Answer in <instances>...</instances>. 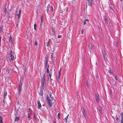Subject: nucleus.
Returning <instances> with one entry per match:
<instances>
[{
	"label": "nucleus",
	"instance_id": "f257e3e1",
	"mask_svg": "<svg viewBox=\"0 0 123 123\" xmlns=\"http://www.w3.org/2000/svg\"><path fill=\"white\" fill-rule=\"evenodd\" d=\"M49 97L47 96L46 98V99L47 100V102H48V106L50 107L52 106V102L51 101H53L54 99L53 97H52V95L51 93L50 92V94L49 93Z\"/></svg>",
	"mask_w": 123,
	"mask_h": 123
},
{
	"label": "nucleus",
	"instance_id": "f03ea898",
	"mask_svg": "<svg viewBox=\"0 0 123 123\" xmlns=\"http://www.w3.org/2000/svg\"><path fill=\"white\" fill-rule=\"evenodd\" d=\"M45 74H43V77L41 79V82L42 84L41 86L43 88L44 87L45 88H46V81L45 80Z\"/></svg>",
	"mask_w": 123,
	"mask_h": 123
},
{
	"label": "nucleus",
	"instance_id": "7ed1b4c3",
	"mask_svg": "<svg viewBox=\"0 0 123 123\" xmlns=\"http://www.w3.org/2000/svg\"><path fill=\"white\" fill-rule=\"evenodd\" d=\"M65 5V4L63 3H61L60 4V9L63 11H65L67 12L68 11V9L67 8L64 6Z\"/></svg>",
	"mask_w": 123,
	"mask_h": 123
},
{
	"label": "nucleus",
	"instance_id": "20e7f679",
	"mask_svg": "<svg viewBox=\"0 0 123 123\" xmlns=\"http://www.w3.org/2000/svg\"><path fill=\"white\" fill-rule=\"evenodd\" d=\"M22 84V83L21 81H20L19 82L18 88V94L19 95H20V93H21V91Z\"/></svg>",
	"mask_w": 123,
	"mask_h": 123
},
{
	"label": "nucleus",
	"instance_id": "39448f33",
	"mask_svg": "<svg viewBox=\"0 0 123 123\" xmlns=\"http://www.w3.org/2000/svg\"><path fill=\"white\" fill-rule=\"evenodd\" d=\"M48 57L47 55L45 56V60L44 61V68H47L48 63Z\"/></svg>",
	"mask_w": 123,
	"mask_h": 123
},
{
	"label": "nucleus",
	"instance_id": "423d86ee",
	"mask_svg": "<svg viewBox=\"0 0 123 123\" xmlns=\"http://www.w3.org/2000/svg\"><path fill=\"white\" fill-rule=\"evenodd\" d=\"M50 25L51 26L52 28V31L53 32L52 34H53V33L54 32V30L53 28V23L54 22V20L53 19H51L50 20Z\"/></svg>",
	"mask_w": 123,
	"mask_h": 123
},
{
	"label": "nucleus",
	"instance_id": "0eeeda50",
	"mask_svg": "<svg viewBox=\"0 0 123 123\" xmlns=\"http://www.w3.org/2000/svg\"><path fill=\"white\" fill-rule=\"evenodd\" d=\"M88 1V5L90 6H92V4L94 2L93 0H87Z\"/></svg>",
	"mask_w": 123,
	"mask_h": 123
},
{
	"label": "nucleus",
	"instance_id": "6e6552de",
	"mask_svg": "<svg viewBox=\"0 0 123 123\" xmlns=\"http://www.w3.org/2000/svg\"><path fill=\"white\" fill-rule=\"evenodd\" d=\"M81 111L82 112V113L84 117H86L87 116V114L84 108H81Z\"/></svg>",
	"mask_w": 123,
	"mask_h": 123
},
{
	"label": "nucleus",
	"instance_id": "1a4fd4ad",
	"mask_svg": "<svg viewBox=\"0 0 123 123\" xmlns=\"http://www.w3.org/2000/svg\"><path fill=\"white\" fill-rule=\"evenodd\" d=\"M103 55L104 58L105 59H106L107 58V55H106V53L105 50H103L102 51Z\"/></svg>",
	"mask_w": 123,
	"mask_h": 123
},
{
	"label": "nucleus",
	"instance_id": "9d476101",
	"mask_svg": "<svg viewBox=\"0 0 123 123\" xmlns=\"http://www.w3.org/2000/svg\"><path fill=\"white\" fill-rule=\"evenodd\" d=\"M42 87H40V90L39 92V94L41 95H43V92L42 88Z\"/></svg>",
	"mask_w": 123,
	"mask_h": 123
},
{
	"label": "nucleus",
	"instance_id": "9b49d317",
	"mask_svg": "<svg viewBox=\"0 0 123 123\" xmlns=\"http://www.w3.org/2000/svg\"><path fill=\"white\" fill-rule=\"evenodd\" d=\"M37 108L38 109H40L41 107V105L39 100L37 101Z\"/></svg>",
	"mask_w": 123,
	"mask_h": 123
},
{
	"label": "nucleus",
	"instance_id": "f8f14e48",
	"mask_svg": "<svg viewBox=\"0 0 123 123\" xmlns=\"http://www.w3.org/2000/svg\"><path fill=\"white\" fill-rule=\"evenodd\" d=\"M10 55V61L12 62L14 60V57L13 55Z\"/></svg>",
	"mask_w": 123,
	"mask_h": 123
},
{
	"label": "nucleus",
	"instance_id": "ddd939ff",
	"mask_svg": "<svg viewBox=\"0 0 123 123\" xmlns=\"http://www.w3.org/2000/svg\"><path fill=\"white\" fill-rule=\"evenodd\" d=\"M89 48L90 50H93V46L91 43L89 45Z\"/></svg>",
	"mask_w": 123,
	"mask_h": 123
},
{
	"label": "nucleus",
	"instance_id": "4468645a",
	"mask_svg": "<svg viewBox=\"0 0 123 123\" xmlns=\"http://www.w3.org/2000/svg\"><path fill=\"white\" fill-rule=\"evenodd\" d=\"M95 99L96 100V101L98 102H99V95L98 94H96L95 95Z\"/></svg>",
	"mask_w": 123,
	"mask_h": 123
},
{
	"label": "nucleus",
	"instance_id": "2eb2a0df",
	"mask_svg": "<svg viewBox=\"0 0 123 123\" xmlns=\"http://www.w3.org/2000/svg\"><path fill=\"white\" fill-rule=\"evenodd\" d=\"M21 11H22L21 10H19V11L18 13L16 15L17 16H18V18H20V15L21 13Z\"/></svg>",
	"mask_w": 123,
	"mask_h": 123
},
{
	"label": "nucleus",
	"instance_id": "dca6fc26",
	"mask_svg": "<svg viewBox=\"0 0 123 123\" xmlns=\"http://www.w3.org/2000/svg\"><path fill=\"white\" fill-rule=\"evenodd\" d=\"M121 123H123V113H121Z\"/></svg>",
	"mask_w": 123,
	"mask_h": 123
},
{
	"label": "nucleus",
	"instance_id": "f3484780",
	"mask_svg": "<svg viewBox=\"0 0 123 123\" xmlns=\"http://www.w3.org/2000/svg\"><path fill=\"white\" fill-rule=\"evenodd\" d=\"M99 110L100 112L102 113L103 112V109L100 106H99Z\"/></svg>",
	"mask_w": 123,
	"mask_h": 123
},
{
	"label": "nucleus",
	"instance_id": "a211bd4d",
	"mask_svg": "<svg viewBox=\"0 0 123 123\" xmlns=\"http://www.w3.org/2000/svg\"><path fill=\"white\" fill-rule=\"evenodd\" d=\"M109 7L111 9H113L114 8L113 5L112 4H110L109 5Z\"/></svg>",
	"mask_w": 123,
	"mask_h": 123
},
{
	"label": "nucleus",
	"instance_id": "6ab92c4d",
	"mask_svg": "<svg viewBox=\"0 0 123 123\" xmlns=\"http://www.w3.org/2000/svg\"><path fill=\"white\" fill-rule=\"evenodd\" d=\"M19 118H20L19 117H15V121H18L19 120Z\"/></svg>",
	"mask_w": 123,
	"mask_h": 123
},
{
	"label": "nucleus",
	"instance_id": "aec40b11",
	"mask_svg": "<svg viewBox=\"0 0 123 123\" xmlns=\"http://www.w3.org/2000/svg\"><path fill=\"white\" fill-rule=\"evenodd\" d=\"M8 41L9 42L11 43V42H12V38L11 35H10L9 36V40Z\"/></svg>",
	"mask_w": 123,
	"mask_h": 123
},
{
	"label": "nucleus",
	"instance_id": "412c9836",
	"mask_svg": "<svg viewBox=\"0 0 123 123\" xmlns=\"http://www.w3.org/2000/svg\"><path fill=\"white\" fill-rule=\"evenodd\" d=\"M68 116L64 119V120L65 121V122H67V119L68 118Z\"/></svg>",
	"mask_w": 123,
	"mask_h": 123
},
{
	"label": "nucleus",
	"instance_id": "4be33fe9",
	"mask_svg": "<svg viewBox=\"0 0 123 123\" xmlns=\"http://www.w3.org/2000/svg\"><path fill=\"white\" fill-rule=\"evenodd\" d=\"M49 78H50V80L51 83V84H52L53 85V84L54 83L53 82V81L52 79H51V75L50 74H49Z\"/></svg>",
	"mask_w": 123,
	"mask_h": 123
},
{
	"label": "nucleus",
	"instance_id": "5701e85b",
	"mask_svg": "<svg viewBox=\"0 0 123 123\" xmlns=\"http://www.w3.org/2000/svg\"><path fill=\"white\" fill-rule=\"evenodd\" d=\"M7 94V92H6V91H4V97L5 98V96H6Z\"/></svg>",
	"mask_w": 123,
	"mask_h": 123
},
{
	"label": "nucleus",
	"instance_id": "b1692460",
	"mask_svg": "<svg viewBox=\"0 0 123 123\" xmlns=\"http://www.w3.org/2000/svg\"><path fill=\"white\" fill-rule=\"evenodd\" d=\"M2 117H1V116H0V123H3V122L2 121Z\"/></svg>",
	"mask_w": 123,
	"mask_h": 123
},
{
	"label": "nucleus",
	"instance_id": "393cba45",
	"mask_svg": "<svg viewBox=\"0 0 123 123\" xmlns=\"http://www.w3.org/2000/svg\"><path fill=\"white\" fill-rule=\"evenodd\" d=\"M49 65H48L47 66V68H45V69L47 70V72L48 73H49Z\"/></svg>",
	"mask_w": 123,
	"mask_h": 123
},
{
	"label": "nucleus",
	"instance_id": "a878e982",
	"mask_svg": "<svg viewBox=\"0 0 123 123\" xmlns=\"http://www.w3.org/2000/svg\"><path fill=\"white\" fill-rule=\"evenodd\" d=\"M104 18L105 22L106 23H107V20L106 17L105 16H104Z\"/></svg>",
	"mask_w": 123,
	"mask_h": 123
},
{
	"label": "nucleus",
	"instance_id": "bb28decb",
	"mask_svg": "<svg viewBox=\"0 0 123 123\" xmlns=\"http://www.w3.org/2000/svg\"><path fill=\"white\" fill-rule=\"evenodd\" d=\"M61 70L60 69L59 70V72L58 73V78H59L60 77V73H61Z\"/></svg>",
	"mask_w": 123,
	"mask_h": 123
},
{
	"label": "nucleus",
	"instance_id": "cd10ccee",
	"mask_svg": "<svg viewBox=\"0 0 123 123\" xmlns=\"http://www.w3.org/2000/svg\"><path fill=\"white\" fill-rule=\"evenodd\" d=\"M37 25L36 24H34V29L35 30H36V27H37Z\"/></svg>",
	"mask_w": 123,
	"mask_h": 123
},
{
	"label": "nucleus",
	"instance_id": "c85d7f7f",
	"mask_svg": "<svg viewBox=\"0 0 123 123\" xmlns=\"http://www.w3.org/2000/svg\"><path fill=\"white\" fill-rule=\"evenodd\" d=\"M109 26L110 27H112V23L111 22H110L109 24Z\"/></svg>",
	"mask_w": 123,
	"mask_h": 123
},
{
	"label": "nucleus",
	"instance_id": "c756f323",
	"mask_svg": "<svg viewBox=\"0 0 123 123\" xmlns=\"http://www.w3.org/2000/svg\"><path fill=\"white\" fill-rule=\"evenodd\" d=\"M3 26L2 25H1L0 27V32H1L3 28Z\"/></svg>",
	"mask_w": 123,
	"mask_h": 123
},
{
	"label": "nucleus",
	"instance_id": "7c9ffc66",
	"mask_svg": "<svg viewBox=\"0 0 123 123\" xmlns=\"http://www.w3.org/2000/svg\"><path fill=\"white\" fill-rule=\"evenodd\" d=\"M10 53L9 54L10 55H12V50L11 49L10 50V51L9 52Z\"/></svg>",
	"mask_w": 123,
	"mask_h": 123
},
{
	"label": "nucleus",
	"instance_id": "2f4dec72",
	"mask_svg": "<svg viewBox=\"0 0 123 123\" xmlns=\"http://www.w3.org/2000/svg\"><path fill=\"white\" fill-rule=\"evenodd\" d=\"M108 70V71L109 72V73H111V72L110 69V68H108V69H107Z\"/></svg>",
	"mask_w": 123,
	"mask_h": 123
},
{
	"label": "nucleus",
	"instance_id": "473e14b6",
	"mask_svg": "<svg viewBox=\"0 0 123 123\" xmlns=\"http://www.w3.org/2000/svg\"><path fill=\"white\" fill-rule=\"evenodd\" d=\"M27 115H28V117L29 118H30L31 117V116L30 115V114L29 113H28L27 114Z\"/></svg>",
	"mask_w": 123,
	"mask_h": 123
},
{
	"label": "nucleus",
	"instance_id": "72a5a7b5",
	"mask_svg": "<svg viewBox=\"0 0 123 123\" xmlns=\"http://www.w3.org/2000/svg\"><path fill=\"white\" fill-rule=\"evenodd\" d=\"M46 10H47V12H48L49 10V7L48 6H47V8L46 9Z\"/></svg>",
	"mask_w": 123,
	"mask_h": 123
},
{
	"label": "nucleus",
	"instance_id": "f704fd0d",
	"mask_svg": "<svg viewBox=\"0 0 123 123\" xmlns=\"http://www.w3.org/2000/svg\"><path fill=\"white\" fill-rule=\"evenodd\" d=\"M114 76L115 78V79L116 80H118V79H117V77L116 75H114Z\"/></svg>",
	"mask_w": 123,
	"mask_h": 123
},
{
	"label": "nucleus",
	"instance_id": "c9c22d12",
	"mask_svg": "<svg viewBox=\"0 0 123 123\" xmlns=\"http://www.w3.org/2000/svg\"><path fill=\"white\" fill-rule=\"evenodd\" d=\"M34 118L36 120H37V118H36V116L35 114H34Z\"/></svg>",
	"mask_w": 123,
	"mask_h": 123
},
{
	"label": "nucleus",
	"instance_id": "e433bc0d",
	"mask_svg": "<svg viewBox=\"0 0 123 123\" xmlns=\"http://www.w3.org/2000/svg\"><path fill=\"white\" fill-rule=\"evenodd\" d=\"M60 114L59 113H58L57 115V117H58V118L59 119L60 118Z\"/></svg>",
	"mask_w": 123,
	"mask_h": 123
},
{
	"label": "nucleus",
	"instance_id": "4c0bfd02",
	"mask_svg": "<svg viewBox=\"0 0 123 123\" xmlns=\"http://www.w3.org/2000/svg\"><path fill=\"white\" fill-rule=\"evenodd\" d=\"M51 10L52 12H53V8L52 6H51Z\"/></svg>",
	"mask_w": 123,
	"mask_h": 123
},
{
	"label": "nucleus",
	"instance_id": "58836bf2",
	"mask_svg": "<svg viewBox=\"0 0 123 123\" xmlns=\"http://www.w3.org/2000/svg\"><path fill=\"white\" fill-rule=\"evenodd\" d=\"M61 36L60 35H58L57 36V38H60L61 37Z\"/></svg>",
	"mask_w": 123,
	"mask_h": 123
},
{
	"label": "nucleus",
	"instance_id": "ea45409f",
	"mask_svg": "<svg viewBox=\"0 0 123 123\" xmlns=\"http://www.w3.org/2000/svg\"><path fill=\"white\" fill-rule=\"evenodd\" d=\"M87 23L86 22V21H85L83 23V25H85V24H86Z\"/></svg>",
	"mask_w": 123,
	"mask_h": 123
},
{
	"label": "nucleus",
	"instance_id": "a19ab883",
	"mask_svg": "<svg viewBox=\"0 0 123 123\" xmlns=\"http://www.w3.org/2000/svg\"><path fill=\"white\" fill-rule=\"evenodd\" d=\"M7 11V10L6 9V8H5L4 10V11L5 13H6V12Z\"/></svg>",
	"mask_w": 123,
	"mask_h": 123
},
{
	"label": "nucleus",
	"instance_id": "79ce46f5",
	"mask_svg": "<svg viewBox=\"0 0 123 123\" xmlns=\"http://www.w3.org/2000/svg\"><path fill=\"white\" fill-rule=\"evenodd\" d=\"M37 45V43L36 41L35 42V44H34V45L35 46Z\"/></svg>",
	"mask_w": 123,
	"mask_h": 123
},
{
	"label": "nucleus",
	"instance_id": "37998d69",
	"mask_svg": "<svg viewBox=\"0 0 123 123\" xmlns=\"http://www.w3.org/2000/svg\"><path fill=\"white\" fill-rule=\"evenodd\" d=\"M116 119L117 120V121H118V120H119V119L118 117H116Z\"/></svg>",
	"mask_w": 123,
	"mask_h": 123
},
{
	"label": "nucleus",
	"instance_id": "c03bdc74",
	"mask_svg": "<svg viewBox=\"0 0 123 123\" xmlns=\"http://www.w3.org/2000/svg\"><path fill=\"white\" fill-rule=\"evenodd\" d=\"M46 43L47 46H48V45H49V42H48V43Z\"/></svg>",
	"mask_w": 123,
	"mask_h": 123
},
{
	"label": "nucleus",
	"instance_id": "a18cd8bd",
	"mask_svg": "<svg viewBox=\"0 0 123 123\" xmlns=\"http://www.w3.org/2000/svg\"><path fill=\"white\" fill-rule=\"evenodd\" d=\"M18 23H17V24H16V27H18Z\"/></svg>",
	"mask_w": 123,
	"mask_h": 123
},
{
	"label": "nucleus",
	"instance_id": "49530a36",
	"mask_svg": "<svg viewBox=\"0 0 123 123\" xmlns=\"http://www.w3.org/2000/svg\"><path fill=\"white\" fill-rule=\"evenodd\" d=\"M53 54L52 53L51 55V58H53Z\"/></svg>",
	"mask_w": 123,
	"mask_h": 123
},
{
	"label": "nucleus",
	"instance_id": "de8ad7c7",
	"mask_svg": "<svg viewBox=\"0 0 123 123\" xmlns=\"http://www.w3.org/2000/svg\"><path fill=\"white\" fill-rule=\"evenodd\" d=\"M85 21H87V22H88L89 20L88 19H86L85 20Z\"/></svg>",
	"mask_w": 123,
	"mask_h": 123
},
{
	"label": "nucleus",
	"instance_id": "09e8293b",
	"mask_svg": "<svg viewBox=\"0 0 123 123\" xmlns=\"http://www.w3.org/2000/svg\"><path fill=\"white\" fill-rule=\"evenodd\" d=\"M81 33L82 34H83V30H82L81 31Z\"/></svg>",
	"mask_w": 123,
	"mask_h": 123
},
{
	"label": "nucleus",
	"instance_id": "8fccbe9b",
	"mask_svg": "<svg viewBox=\"0 0 123 123\" xmlns=\"http://www.w3.org/2000/svg\"><path fill=\"white\" fill-rule=\"evenodd\" d=\"M29 111L30 112L31 111V108H29L28 109Z\"/></svg>",
	"mask_w": 123,
	"mask_h": 123
},
{
	"label": "nucleus",
	"instance_id": "3c124183",
	"mask_svg": "<svg viewBox=\"0 0 123 123\" xmlns=\"http://www.w3.org/2000/svg\"><path fill=\"white\" fill-rule=\"evenodd\" d=\"M58 48H55V49H56L57 50L58 49Z\"/></svg>",
	"mask_w": 123,
	"mask_h": 123
},
{
	"label": "nucleus",
	"instance_id": "603ef678",
	"mask_svg": "<svg viewBox=\"0 0 123 123\" xmlns=\"http://www.w3.org/2000/svg\"><path fill=\"white\" fill-rule=\"evenodd\" d=\"M17 104H19V101H18L17 102Z\"/></svg>",
	"mask_w": 123,
	"mask_h": 123
},
{
	"label": "nucleus",
	"instance_id": "864d4df0",
	"mask_svg": "<svg viewBox=\"0 0 123 123\" xmlns=\"http://www.w3.org/2000/svg\"><path fill=\"white\" fill-rule=\"evenodd\" d=\"M86 86H87V87H88V84H87V83H86Z\"/></svg>",
	"mask_w": 123,
	"mask_h": 123
},
{
	"label": "nucleus",
	"instance_id": "5fc2aeb1",
	"mask_svg": "<svg viewBox=\"0 0 123 123\" xmlns=\"http://www.w3.org/2000/svg\"><path fill=\"white\" fill-rule=\"evenodd\" d=\"M18 23L19 21V18H18Z\"/></svg>",
	"mask_w": 123,
	"mask_h": 123
},
{
	"label": "nucleus",
	"instance_id": "6e6d98bb",
	"mask_svg": "<svg viewBox=\"0 0 123 123\" xmlns=\"http://www.w3.org/2000/svg\"><path fill=\"white\" fill-rule=\"evenodd\" d=\"M3 102L4 103V100H3Z\"/></svg>",
	"mask_w": 123,
	"mask_h": 123
},
{
	"label": "nucleus",
	"instance_id": "4d7b16f0",
	"mask_svg": "<svg viewBox=\"0 0 123 123\" xmlns=\"http://www.w3.org/2000/svg\"><path fill=\"white\" fill-rule=\"evenodd\" d=\"M122 10H123V8Z\"/></svg>",
	"mask_w": 123,
	"mask_h": 123
},
{
	"label": "nucleus",
	"instance_id": "13d9d810",
	"mask_svg": "<svg viewBox=\"0 0 123 123\" xmlns=\"http://www.w3.org/2000/svg\"><path fill=\"white\" fill-rule=\"evenodd\" d=\"M42 20H43L42 19H41V21H42Z\"/></svg>",
	"mask_w": 123,
	"mask_h": 123
},
{
	"label": "nucleus",
	"instance_id": "bf43d9fd",
	"mask_svg": "<svg viewBox=\"0 0 123 123\" xmlns=\"http://www.w3.org/2000/svg\"><path fill=\"white\" fill-rule=\"evenodd\" d=\"M87 5H86V7H87Z\"/></svg>",
	"mask_w": 123,
	"mask_h": 123
},
{
	"label": "nucleus",
	"instance_id": "052dcab7",
	"mask_svg": "<svg viewBox=\"0 0 123 123\" xmlns=\"http://www.w3.org/2000/svg\"><path fill=\"white\" fill-rule=\"evenodd\" d=\"M121 1H122V0H120Z\"/></svg>",
	"mask_w": 123,
	"mask_h": 123
},
{
	"label": "nucleus",
	"instance_id": "680f3d73",
	"mask_svg": "<svg viewBox=\"0 0 123 123\" xmlns=\"http://www.w3.org/2000/svg\"><path fill=\"white\" fill-rule=\"evenodd\" d=\"M57 52V51H56L55 53H56V52Z\"/></svg>",
	"mask_w": 123,
	"mask_h": 123
},
{
	"label": "nucleus",
	"instance_id": "e2e57ef3",
	"mask_svg": "<svg viewBox=\"0 0 123 123\" xmlns=\"http://www.w3.org/2000/svg\"><path fill=\"white\" fill-rule=\"evenodd\" d=\"M53 122H54L53 123H54V121H53Z\"/></svg>",
	"mask_w": 123,
	"mask_h": 123
},
{
	"label": "nucleus",
	"instance_id": "0e129e2a",
	"mask_svg": "<svg viewBox=\"0 0 123 123\" xmlns=\"http://www.w3.org/2000/svg\"><path fill=\"white\" fill-rule=\"evenodd\" d=\"M54 123H55L54 122Z\"/></svg>",
	"mask_w": 123,
	"mask_h": 123
}]
</instances>
